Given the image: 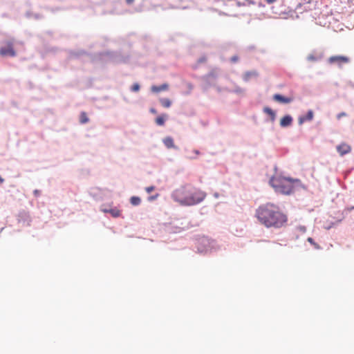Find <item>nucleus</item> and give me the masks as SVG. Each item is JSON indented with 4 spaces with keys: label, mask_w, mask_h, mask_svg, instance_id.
Listing matches in <instances>:
<instances>
[{
    "label": "nucleus",
    "mask_w": 354,
    "mask_h": 354,
    "mask_svg": "<svg viewBox=\"0 0 354 354\" xmlns=\"http://www.w3.org/2000/svg\"><path fill=\"white\" fill-rule=\"evenodd\" d=\"M307 241H308L311 245H313L316 249H319V248H320V246H319L317 243H316L314 241V240H313V238H311V237H308V238L307 239Z\"/></svg>",
    "instance_id": "obj_19"
},
{
    "label": "nucleus",
    "mask_w": 354,
    "mask_h": 354,
    "mask_svg": "<svg viewBox=\"0 0 354 354\" xmlns=\"http://www.w3.org/2000/svg\"><path fill=\"white\" fill-rule=\"evenodd\" d=\"M246 3L245 5H254L255 4V2L254 1V0H245Z\"/></svg>",
    "instance_id": "obj_24"
},
{
    "label": "nucleus",
    "mask_w": 354,
    "mask_h": 354,
    "mask_svg": "<svg viewBox=\"0 0 354 354\" xmlns=\"http://www.w3.org/2000/svg\"><path fill=\"white\" fill-rule=\"evenodd\" d=\"M264 112H266L268 115H270L272 117V118L274 120V118L275 117V113L271 109H270L268 107H266V108H264Z\"/></svg>",
    "instance_id": "obj_18"
},
{
    "label": "nucleus",
    "mask_w": 354,
    "mask_h": 354,
    "mask_svg": "<svg viewBox=\"0 0 354 354\" xmlns=\"http://www.w3.org/2000/svg\"><path fill=\"white\" fill-rule=\"evenodd\" d=\"M106 212H109L113 217H118L120 215V211L118 209H111L106 210Z\"/></svg>",
    "instance_id": "obj_17"
},
{
    "label": "nucleus",
    "mask_w": 354,
    "mask_h": 354,
    "mask_svg": "<svg viewBox=\"0 0 354 354\" xmlns=\"http://www.w3.org/2000/svg\"><path fill=\"white\" fill-rule=\"evenodd\" d=\"M346 115V113L342 112V113H339V114H337V118L339 120L341 118L344 117Z\"/></svg>",
    "instance_id": "obj_23"
},
{
    "label": "nucleus",
    "mask_w": 354,
    "mask_h": 354,
    "mask_svg": "<svg viewBox=\"0 0 354 354\" xmlns=\"http://www.w3.org/2000/svg\"><path fill=\"white\" fill-rule=\"evenodd\" d=\"M237 4H238V6H245V3H240V2H238V3H237Z\"/></svg>",
    "instance_id": "obj_29"
},
{
    "label": "nucleus",
    "mask_w": 354,
    "mask_h": 354,
    "mask_svg": "<svg viewBox=\"0 0 354 354\" xmlns=\"http://www.w3.org/2000/svg\"><path fill=\"white\" fill-rule=\"evenodd\" d=\"M273 100L279 103L288 104V103L291 102L293 99L292 97H286L282 96L280 94H274L273 95Z\"/></svg>",
    "instance_id": "obj_7"
},
{
    "label": "nucleus",
    "mask_w": 354,
    "mask_h": 354,
    "mask_svg": "<svg viewBox=\"0 0 354 354\" xmlns=\"http://www.w3.org/2000/svg\"><path fill=\"white\" fill-rule=\"evenodd\" d=\"M336 149L337 152L342 156L347 153H349L351 151V147L349 145L344 142H342L340 145H337Z\"/></svg>",
    "instance_id": "obj_6"
},
{
    "label": "nucleus",
    "mask_w": 354,
    "mask_h": 354,
    "mask_svg": "<svg viewBox=\"0 0 354 354\" xmlns=\"http://www.w3.org/2000/svg\"><path fill=\"white\" fill-rule=\"evenodd\" d=\"M150 112L153 113V114H156L157 113L156 110L155 109H153V108H151L150 109Z\"/></svg>",
    "instance_id": "obj_28"
},
{
    "label": "nucleus",
    "mask_w": 354,
    "mask_h": 354,
    "mask_svg": "<svg viewBox=\"0 0 354 354\" xmlns=\"http://www.w3.org/2000/svg\"><path fill=\"white\" fill-rule=\"evenodd\" d=\"M270 183L277 192L290 194L294 189L293 180L282 176H274Z\"/></svg>",
    "instance_id": "obj_3"
},
{
    "label": "nucleus",
    "mask_w": 354,
    "mask_h": 354,
    "mask_svg": "<svg viewBox=\"0 0 354 354\" xmlns=\"http://www.w3.org/2000/svg\"><path fill=\"white\" fill-rule=\"evenodd\" d=\"M130 202H131V205L136 206V205H140L141 200L138 196H132L130 198Z\"/></svg>",
    "instance_id": "obj_16"
},
{
    "label": "nucleus",
    "mask_w": 354,
    "mask_h": 354,
    "mask_svg": "<svg viewBox=\"0 0 354 354\" xmlns=\"http://www.w3.org/2000/svg\"><path fill=\"white\" fill-rule=\"evenodd\" d=\"M257 76H258V73L257 71H248L244 73L243 80L247 82L249 80H250L252 77H257Z\"/></svg>",
    "instance_id": "obj_11"
},
{
    "label": "nucleus",
    "mask_w": 354,
    "mask_h": 354,
    "mask_svg": "<svg viewBox=\"0 0 354 354\" xmlns=\"http://www.w3.org/2000/svg\"><path fill=\"white\" fill-rule=\"evenodd\" d=\"M255 216L261 225L268 228H280L288 221L287 216L279 207L271 203L260 205L256 209Z\"/></svg>",
    "instance_id": "obj_1"
},
{
    "label": "nucleus",
    "mask_w": 354,
    "mask_h": 354,
    "mask_svg": "<svg viewBox=\"0 0 354 354\" xmlns=\"http://www.w3.org/2000/svg\"><path fill=\"white\" fill-rule=\"evenodd\" d=\"M239 57L237 55H234L231 57V62L235 63L239 61Z\"/></svg>",
    "instance_id": "obj_22"
},
{
    "label": "nucleus",
    "mask_w": 354,
    "mask_h": 354,
    "mask_svg": "<svg viewBox=\"0 0 354 354\" xmlns=\"http://www.w3.org/2000/svg\"><path fill=\"white\" fill-rule=\"evenodd\" d=\"M169 88V85L167 84H162L160 86L153 85L151 87V90L153 93H159L160 91H167Z\"/></svg>",
    "instance_id": "obj_8"
},
{
    "label": "nucleus",
    "mask_w": 354,
    "mask_h": 354,
    "mask_svg": "<svg viewBox=\"0 0 354 354\" xmlns=\"http://www.w3.org/2000/svg\"><path fill=\"white\" fill-rule=\"evenodd\" d=\"M163 143L167 148H172L174 147V140L171 137L164 138Z\"/></svg>",
    "instance_id": "obj_13"
},
{
    "label": "nucleus",
    "mask_w": 354,
    "mask_h": 354,
    "mask_svg": "<svg viewBox=\"0 0 354 354\" xmlns=\"http://www.w3.org/2000/svg\"><path fill=\"white\" fill-rule=\"evenodd\" d=\"M265 1H266L267 2V3H268V4H272V3H274V2H276V1H277V0H265Z\"/></svg>",
    "instance_id": "obj_26"
},
{
    "label": "nucleus",
    "mask_w": 354,
    "mask_h": 354,
    "mask_svg": "<svg viewBox=\"0 0 354 354\" xmlns=\"http://www.w3.org/2000/svg\"><path fill=\"white\" fill-rule=\"evenodd\" d=\"M316 59H317V58L313 55H310L308 57V60H309V61H315Z\"/></svg>",
    "instance_id": "obj_25"
},
{
    "label": "nucleus",
    "mask_w": 354,
    "mask_h": 354,
    "mask_svg": "<svg viewBox=\"0 0 354 354\" xmlns=\"http://www.w3.org/2000/svg\"><path fill=\"white\" fill-rule=\"evenodd\" d=\"M350 59L348 57L343 55L331 56L328 59V62L330 64H337L339 67L348 63Z\"/></svg>",
    "instance_id": "obj_4"
},
{
    "label": "nucleus",
    "mask_w": 354,
    "mask_h": 354,
    "mask_svg": "<svg viewBox=\"0 0 354 354\" xmlns=\"http://www.w3.org/2000/svg\"><path fill=\"white\" fill-rule=\"evenodd\" d=\"M4 181L3 178L0 176V184L3 183Z\"/></svg>",
    "instance_id": "obj_30"
},
{
    "label": "nucleus",
    "mask_w": 354,
    "mask_h": 354,
    "mask_svg": "<svg viewBox=\"0 0 354 354\" xmlns=\"http://www.w3.org/2000/svg\"><path fill=\"white\" fill-rule=\"evenodd\" d=\"M167 118L166 114L160 115L156 118V123L158 126H163L165 124V119Z\"/></svg>",
    "instance_id": "obj_12"
},
{
    "label": "nucleus",
    "mask_w": 354,
    "mask_h": 354,
    "mask_svg": "<svg viewBox=\"0 0 354 354\" xmlns=\"http://www.w3.org/2000/svg\"><path fill=\"white\" fill-rule=\"evenodd\" d=\"M353 209H354V207H351L350 208V210H353Z\"/></svg>",
    "instance_id": "obj_32"
},
{
    "label": "nucleus",
    "mask_w": 354,
    "mask_h": 354,
    "mask_svg": "<svg viewBox=\"0 0 354 354\" xmlns=\"http://www.w3.org/2000/svg\"><path fill=\"white\" fill-rule=\"evenodd\" d=\"M171 196L180 205L191 206L202 202L206 194L190 185H186L174 190Z\"/></svg>",
    "instance_id": "obj_2"
},
{
    "label": "nucleus",
    "mask_w": 354,
    "mask_h": 354,
    "mask_svg": "<svg viewBox=\"0 0 354 354\" xmlns=\"http://www.w3.org/2000/svg\"><path fill=\"white\" fill-rule=\"evenodd\" d=\"M88 120H89V119L87 116L86 113L84 111L81 112L80 115V123L85 124V123L88 122Z\"/></svg>",
    "instance_id": "obj_15"
},
{
    "label": "nucleus",
    "mask_w": 354,
    "mask_h": 354,
    "mask_svg": "<svg viewBox=\"0 0 354 354\" xmlns=\"http://www.w3.org/2000/svg\"><path fill=\"white\" fill-rule=\"evenodd\" d=\"M155 189V187L153 186H149V187H147L145 188V190L147 193H151V192H153V190Z\"/></svg>",
    "instance_id": "obj_21"
},
{
    "label": "nucleus",
    "mask_w": 354,
    "mask_h": 354,
    "mask_svg": "<svg viewBox=\"0 0 354 354\" xmlns=\"http://www.w3.org/2000/svg\"><path fill=\"white\" fill-rule=\"evenodd\" d=\"M313 111L312 110H309L305 116L299 118V122L302 123L304 121H310L311 120H313Z\"/></svg>",
    "instance_id": "obj_10"
},
{
    "label": "nucleus",
    "mask_w": 354,
    "mask_h": 354,
    "mask_svg": "<svg viewBox=\"0 0 354 354\" xmlns=\"http://www.w3.org/2000/svg\"><path fill=\"white\" fill-rule=\"evenodd\" d=\"M6 46L1 47L0 48V55L3 57L10 56L15 57L16 55V53L13 48V43L11 41H6Z\"/></svg>",
    "instance_id": "obj_5"
},
{
    "label": "nucleus",
    "mask_w": 354,
    "mask_h": 354,
    "mask_svg": "<svg viewBox=\"0 0 354 354\" xmlns=\"http://www.w3.org/2000/svg\"><path fill=\"white\" fill-rule=\"evenodd\" d=\"M160 102L161 105L165 108H169L171 104V100L168 98H161L160 100Z\"/></svg>",
    "instance_id": "obj_14"
},
{
    "label": "nucleus",
    "mask_w": 354,
    "mask_h": 354,
    "mask_svg": "<svg viewBox=\"0 0 354 354\" xmlns=\"http://www.w3.org/2000/svg\"><path fill=\"white\" fill-rule=\"evenodd\" d=\"M131 90L133 92H138L140 90V85L138 83L133 84Z\"/></svg>",
    "instance_id": "obj_20"
},
{
    "label": "nucleus",
    "mask_w": 354,
    "mask_h": 354,
    "mask_svg": "<svg viewBox=\"0 0 354 354\" xmlns=\"http://www.w3.org/2000/svg\"><path fill=\"white\" fill-rule=\"evenodd\" d=\"M135 0H126L127 4L130 5L134 2Z\"/></svg>",
    "instance_id": "obj_27"
},
{
    "label": "nucleus",
    "mask_w": 354,
    "mask_h": 354,
    "mask_svg": "<svg viewBox=\"0 0 354 354\" xmlns=\"http://www.w3.org/2000/svg\"><path fill=\"white\" fill-rule=\"evenodd\" d=\"M35 194H39V191H38V190H35Z\"/></svg>",
    "instance_id": "obj_31"
},
{
    "label": "nucleus",
    "mask_w": 354,
    "mask_h": 354,
    "mask_svg": "<svg viewBox=\"0 0 354 354\" xmlns=\"http://www.w3.org/2000/svg\"><path fill=\"white\" fill-rule=\"evenodd\" d=\"M292 118L290 115H286L283 117L280 120V125L282 127H286L292 124Z\"/></svg>",
    "instance_id": "obj_9"
}]
</instances>
